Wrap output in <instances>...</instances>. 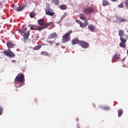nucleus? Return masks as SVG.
Instances as JSON below:
<instances>
[{
	"mask_svg": "<svg viewBox=\"0 0 128 128\" xmlns=\"http://www.w3.org/2000/svg\"><path fill=\"white\" fill-rule=\"evenodd\" d=\"M23 34H22V36L24 40H28V37L30 36V30H28L26 32V30H24V32Z\"/></svg>",
	"mask_w": 128,
	"mask_h": 128,
	"instance_id": "9d476101",
	"label": "nucleus"
},
{
	"mask_svg": "<svg viewBox=\"0 0 128 128\" xmlns=\"http://www.w3.org/2000/svg\"><path fill=\"white\" fill-rule=\"evenodd\" d=\"M56 46H60V43H56Z\"/></svg>",
	"mask_w": 128,
	"mask_h": 128,
	"instance_id": "4c0bfd02",
	"label": "nucleus"
},
{
	"mask_svg": "<svg viewBox=\"0 0 128 128\" xmlns=\"http://www.w3.org/2000/svg\"><path fill=\"white\" fill-rule=\"evenodd\" d=\"M118 36H120V38H122V36H124V30H120L118 31Z\"/></svg>",
	"mask_w": 128,
	"mask_h": 128,
	"instance_id": "aec40b11",
	"label": "nucleus"
},
{
	"mask_svg": "<svg viewBox=\"0 0 128 128\" xmlns=\"http://www.w3.org/2000/svg\"><path fill=\"white\" fill-rule=\"evenodd\" d=\"M30 30H42L40 26H38L36 25H31L30 26Z\"/></svg>",
	"mask_w": 128,
	"mask_h": 128,
	"instance_id": "9b49d317",
	"label": "nucleus"
},
{
	"mask_svg": "<svg viewBox=\"0 0 128 128\" xmlns=\"http://www.w3.org/2000/svg\"><path fill=\"white\" fill-rule=\"evenodd\" d=\"M24 74L21 73L18 74L15 78L14 82H20V84H22V82H24Z\"/></svg>",
	"mask_w": 128,
	"mask_h": 128,
	"instance_id": "20e7f679",
	"label": "nucleus"
},
{
	"mask_svg": "<svg viewBox=\"0 0 128 128\" xmlns=\"http://www.w3.org/2000/svg\"><path fill=\"white\" fill-rule=\"evenodd\" d=\"M12 8L15 10H16V12H22V10H24V8H26V6L22 5L18 7L16 6H14Z\"/></svg>",
	"mask_w": 128,
	"mask_h": 128,
	"instance_id": "1a4fd4ad",
	"label": "nucleus"
},
{
	"mask_svg": "<svg viewBox=\"0 0 128 128\" xmlns=\"http://www.w3.org/2000/svg\"><path fill=\"white\" fill-rule=\"evenodd\" d=\"M120 55L118 54H116L112 58L113 60L116 62V60H120Z\"/></svg>",
	"mask_w": 128,
	"mask_h": 128,
	"instance_id": "2eb2a0df",
	"label": "nucleus"
},
{
	"mask_svg": "<svg viewBox=\"0 0 128 128\" xmlns=\"http://www.w3.org/2000/svg\"><path fill=\"white\" fill-rule=\"evenodd\" d=\"M30 17L32 18H34V16H36V13L34 12H31L30 14Z\"/></svg>",
	"mask_w": 128,
	"mask_h": 128,
	"instance_id": "a878e982",
	"label": "nucleus"
},
{
	"mask_svg": "<svg viewBox=\"0 0 128 128\" xmlns=\"http://www.w3.org/2000/svg\"><path fill=\"white\" fill-rule=\"evenodd\" d=\"M124 4L125 6L128 8V0H126V1L124 2Z\"/></svg>",
	"mask_w": 128,
	"mask_h": 128,
	"instance_id": "2f4dec72",
	"label": "nucleus"
},
{
	"mask_svg": "<svg viewBox=\"0 0 128 128\" xmlns=\"http://www.w3.org/2000/svg\"><path fill=\"white\" fill-rule=\"evenodd\" d=\"M38 23L40 26L41 29L44 30L48 28V26H50L51 24H52V22H46L44 20V18H40L38 20Z\"/></svg>",
	"mask_w": 128,
	"mask_h": 128,
	"instance_id": "f03ea898",
	"label": "nucleus"
},
{
	"mask_svg": "<svg viewBox=\"0 0 128 128\" xmlns=\"http://www.w3.org/2000/svg\"><path fill=\"white\" fill-rule=\"evenodd\" d=\"M48 44H54V41L52 40H49L48 42Z\"/></svg>",
	"mask_w": 128,
	"mask_h": 128,
	"instance_id": "72a5a7b5",
	"label": "nucleus"
},
{
	"mask_svg": "<svg viewBox=\"0 0 128 128\" xmlns=\"http://www.w3.org/2000/svg\"><path fill=\"white\" fill-rule=\"evenodd\" d=\"M127 32H128V31H127Z\"/></svg>",
	"mask_w": 128,
	"mask_h": 128,
	"instance_id": "a19ab883",
	"label": "nucleus"
},
{
	"mask_svg": "<svg viewBox=\"0 0 128 128\" xmlns=\"http://www.w3.org/2000/svg\"><path fill=\"white\" fill-rule=\"evenodd\" d=\"M79 46H80L82 47L83 48H88L90 46V44L84 41L80 40L79 42Z\"/></svg>",
	"mask_w": 128,
	"mask_h": 128,
	"instance_id": "6e6552de",
	"label": "nucleus"
},
{
	"mask_svg": "<svg viewBox=\"0 0 128 128\" xmlns=\"http://www.w3.org/2000/svg\"><path fill=\"white\" fill-rule=\"evenodd\" d=\"M66 16H68V14L64 13V15L61 17L60 20H62L66 18Z\"/></svg>",
	"mask_w": 128,
	"mask_h": 128,
	"instance_id": "cd10ccee",
	"label": "nucleus"
},
{
	"mask_svg": "<svg viewBox=\"0 0 128 128\" xmlns=\"http://www.w3.org/2000/svg\"><path fill=\"white\" fill-rule=\"evenodd\" d=\"M40 54L42 56H50V54L46 51H42Z\"/></svg>",
	"mask_w": 128,
	"mask_h": 128,
	"instance_id": "a211bd4d",
	"label": "nucleus"
},
{
	"mask_svg": "<svg viewBox=\"0 0 128 128\" xmlns=\"http://www.w3.org/2000/svg\"><path fill=\"white\" fill-rule=\"evenodd\" d=\"M42 45H38L37 46H36L33 48V50H38L42 48Z\"/></svg>",
	"mask_w": 128,
	"mask_h": 128,
	"instance_id": "5701e85b",
	"label": "nucleus"
},
{
	"mask_svg": "<svg viewBox=\"0 0 128 128\" xmlns=\"http://www.w3.org/2000/svg\"><path fill=\"white\" fill-rule=\"evenodd\" d=\"M58 0H52V2L55 6H58Z\"/></svg>",
	"mask_w": 128,
	"mask_h": 128,
	"instance_id": "b1692460",
	"label": "nucleus"
},
{
	"mask_svg": "<svg viewBox=\"0 0 128 128\" xmlns=\"http://www.w3.org/2000/svg\"><path fill=\"white\" fill-rule=\"evenodd\" d=\"M112 2H118V0H111Z\"/></svg>",
	"mask_w": 128,
	"mask_h": 128,
	"instance_id": "e433bc0d",
	"label": "nucleus"
},
{
	"mask_svg": "<svg viewBox=\"0 0 128 128\" xmlns=\"http://www.w3.org/2000/svg\"><path fill=\"white\" fill-rule=\"evenodd\" d=\"M18 32H20V34L22 36V34L24 32V30H26V28H25L24 30H22V29H18Z\"/></svg>",
	"mask_w": 128,
	"mask_h": 128,
	"instance_id": "393cba45",
	"label": "nucleus"
},
{
	"mask_svg": "<svg viewBox=\"0 0 128 128\" xmlns=\"http://www.w3.org/2000/svg\"><path fill=\"white\" fill-rule=\"evenodd\" d=\"M6 46L8 48V50H4L3 52L4 54L6 56H8V58H16V54L14 52H12L10 48H14L15 46L11 42H6Z\"/></svg>",
	"mask_w": 128,
	"mask_h": 128,
	"instance_id": "f257e3e1",
	"label": "nucleus"
},
{
	"mask_svg": "<svg viewBox=\"0 0 128 128\" xmlns=\"http://www.w3.org/2000/svg\"><path fill=\"white\" fill-rule=\"evenodd\" d=\"M94 108L96 107V105H94Z\"/></svg>",
	"mask_w": 128,
	"mask_h": 128,
	"instance_id": "ea45409f",
	"label": "nucleus"
},
{
	"mask_svg": "<svg viewBox=\"0 0 128 128\" xmlns=\"http://www.w3.org/2000/svg\"><path fill=\"white\" fill-rule=\"evenodd\" d=\"M20 86H22V84H21L20 85L16 86L17 88H20Z\"/></svg>",
	"mask_w": 128,
	"mask_h": 128,
	"instance_id": "f704fd0d",
	"label": "nucleus"
},
{
	"mask_svg": "<svg viewBox=\"0 0 128 128\" xmlns=\"http://www.w3.org/2000/svg\"><path fill=\"white\" fill-rule=\"evenodd\" d=\"M80 40L78 38H74L72 40V46H74V44H80Z\"/></svg>",
	"mask_w": 128,
	"mask_h": 128,
	"instance_id": "f8f14e48",
	"label": "nucleus"
},
{
	"mask_svg": "<svg viewBox=\"0 0 128 128\" xmlns=\"http://www.w3.org/2000/svg\"><path fill=\"white\" fill-rule=\"evenodd\" d=\"M72 34V30H70L63 35L62 38V44H66V42H70V36Z\"/></svg>",
	"mask_w": 128,
	"mask_h": 128,
	"instance_id": "7ed1b4c3",
	"label": "nucleus"
},
{
	"mask_svg": "<svg viewBox=\"0 0 128 128\" xmlns=\"http://www.w3.org/2000/svg\"><path fill=\"white\" fill-rule=\"evenodd\" d=\"M118 8H124V2L120 3L118 6Z\"/></svg>",
	"mask_w": 128,
	"mask_h": 128,
	"instance_id": "7c9ffc66",
	"label": "nucleus"
},
{
	"mask_svg": "<svg viewBox=\"0 0 128 128\" xmlns=\"http://www.w3.org/2000/svg\"><path fill=\"white\" fill-rule=\"evenodd\" d=\"M85 22H82V21L80 20H76V22L78 24H80V28H86L87 26H88V21H84Z\"/></svg>",
	"mask_w": 128,
	"mask_h": 128,
	"instance_id": "0eeeda50",
	"label": "nucleus"
},
{
	"mask_svg": "<svg viewBox=\"0 0 128 128\" xmlns=\"http://www.w3.org/2000/svg\"><path fill=\"white\" fill-rule=\"evenodd\" d=\"M120 40L121 41V42H124V43L126 42V38H124L122 37H121L120 38Z\"/></svg>",
	"mask_w": 128,
	"mask_h": 128,
	"instance_id": "bb28decb",
	"label": "nucleus"
},
{
	"mask_svg": "<svg viewBox=\"0 0 128 128\" xmlns=\"http://www.w3.org/2000/svg\"><path fill=\"white\" fill-rule=\"evenodd\" d=\"M45 13L46 16H54L56 14V12L54 11L50 7H47L44 8Z\"/></svg>",
	"mask_w": 128,
	"mask_h": 128,
	"instance_id": "423d86ee",
	"label": "nucleus"
},
{
	"mask_svg": "<svg viewBox=\"0 0 128 128\" xmlns=\"http://www.w3.org/2000/svg\"><path fill=\"white\" fill-rule=\"evenodd\" d=\"M4 112V108L2 106H0V116H2V112Z\"/></svg>",
	"mask_w": 128,
	"mask_h": 128,
	"instance_id": "c756f323",
	"label": "nucleus"
},
{
	"mask_svg": "<svg viewBox=\"0 0 128 128\" xmlns=\"http://www.w3.org/2000/svg\"><path fill=\"white\" fill-rule=\"evenodd\" d=\"M0 6H2V2H0Z\"/></svg>",
	"mask_w": 128,
	"mask_h": 128,
	"instance_id": "58836bf2",
	"label": "nucleus"
},
{
	"mask_svg": "<svg viewBox=\"0 0 128 128\" xmlns=\"http://www.w3.org/2000/svg\"><path fill=\"white\" fill-rule=\"evenodd\" d=\"M88 28L90 30L91 32H94V30L96 28V26L94 25H89L88 26Z\"/></svg>",
	"mask_w": 128,
	"mask_h": 128,
	"instance_id": "dca6fc26",
	"label": "nucleus"
},
{
	"mask_svg": "<svg viewBox=\"0 0 128 128\" xmlns=\"http://www.w3.org/2000/svg\"><path fill=\"white\" fill-rule=\"evenodd\" d=\"M11 62H14V64H16V60H12Z\"/></svg>",
	"mask_w": 128,
	"mask_h": 128,
	"instance_id": "c9c22d12",
	"label": "nucleus"
},
{
	"mask_svg": "<svg viewBox=\"0 0 128 128\" xmlns=\"http://www.w3.org/2000/svg\"><path fill=\"white\" fill-rule=\"evenodd\" d=\"M78 16L80 20H84V22L88 21V20H86V16L84 15V14H80L78 15Z\"/></svg>",
	"mask_w": 128,
	"mask_h": 128,
	"instance_id": "4468645a",
	"label": "nucleus"
},
{
	"mask_svg": "<svg viewBox=\"0 0 128 128\" xmlns=\"http://www.w3.org/2000/svg\"><path fill=\"white\" fill-rule=\"evenodd\" d=\"M94 12V8L92 6H88L85 8L83 10V12L85 14H92L93 12Z\"/></svg>",
	"mask_w": 128,
	"mask_h": 128,
	"instance_id": "39448f33",
	"label": "nucleus"
},
{
	"mask_svg": "<svg viewBox=\"0 0 128 128\" xmlns=\"http://www.w3.org/2000/svg\"><path fill=\"white\" fill-rule=\"evenodd\" d=\"M104 110H110V106H105L103 108Z\"/></svg>",
	"mask_w": 128,
	"mask_h": 128,
	"instance_id": "c85d7f7f",
	"label": "nucleus"
},
{
	"mask_svg": "<svg viewBox=\"0 0 128 128\" xmlns=\"http://www.w3.org/2000/svg\"><path fill=\"white\" fill-rule=\"evenodd\" d=\"M56 36H58V34L54 32L50 34L48 36V40H52V38H56Z\"/></svg>",
	"mask_w": 128,
	"mask_h": 128,
	"instance_id": "ddd939ff",
	"label": "nucleus"
},
{
	"mask_svg": "<svg viewBox=\"0 0 128 128\" xmlns=\"http://www.w3.org/2000/svg\"><path fill=\"white\" fill-rule=\"evenodd\" d=\"M118 118H120L122 116V114H124V111L122 110V109H119L118 111Z\"/></svg>",
	"mask_w": 128,
	"mask_h": 128,
	"instance_id": "412c9836",
	"label": "nucleus"
},
{
	"mask_svg": "<svg viewBox=\"0 0 128 128\" xmlns=\"http://www.w3.org/2000/svg\"><path fill=\"white\" fill-rule=\"evenodd\" d=\"M119 46L120 48H126V44L124 42H120Z\"/></svg>",
	"mask_w": 128,
	"mask_h": 128,
	"instance_id": "6ab92c4d",
	"label": "nucleus"
},
{
	"mask_svg": "<svg viewBox=\"0 0 128 128\" xmlns=\"http://www.w3.org/2000/svg\"><path fill=\"white\" fill-rule=\"evenodd\" d=\"M110 4V2L107 0H102V4L103 6H108Z\"/></svg>",
	"mask_w": 128,
	"mask_h": 128,
	"instance_id": "f3484780",
	"label": "nucleus"
},
{
	"mask_svg": "<svg viewBox=\"0 0 128 128\" xmlns=\"http://www.w3.org/2000/svg\"><path fill=\"white\" fill-rule=\"evenodd\" d=\"M120 22H126V20L124 19V18H120Z\"/></svg>",
	"mask_w": 128,
	"mask_h": 128,
	"instance_id": "473e14b6",
	"label": "nucleus"
},
{
	"mask_svg": "<svg viewBox=\"0 0 128 128\" xmlns=\"http://www.w3.org/2000/svg\"><path fill=\"white\" fill-rule=\"evenodd\" d=\"M60 8L64 10H66V8H68V6H66V4H62L60 6Z\"/></svg>",
	"mask_w": 128,
	"mask_h": 128,
	"instance_id": "4be33fe9",
	"label": "nucleus"
}]
</instances>
